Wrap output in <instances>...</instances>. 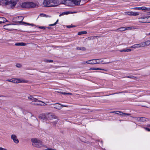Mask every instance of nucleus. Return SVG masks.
<instances>
[{
	"label": "nucleus",
	"instance_id": "nucleus-1",
	"mask_svg": "<svg viewBox=\"0 0 150 150\" xmlns=\"http://www.w3.org/2000/svg\"><path fill=\"white\" fill-rule=\"evenodd\" d=\"M39 118L40 120L44 122L46 120H52L53 118L56 119L57 117L54 115L49 113L45 115H40L39 117Z\"/></svg>",
	"mask_w": 150,
	"mask_h": 150
},
{
	"label": "nucleus",
	"instance_id": "nucleus-2",
	"mask_svg": "<svg viewBox=\"0 0 150 150\" xmlns=\"http://www.w3.org/2000/svg\"><path fill=\"white\" fill-rule=\"evenodd\" d=\"M32 145L34 147L40 148L44 146V145L42 142L39 139L34 138L31 139Z\"/></svg>",
	"mask_w": 150,
	"mask_h": 150
},
{
	"label": "nucleus",
	"instance_id": "nucleus-3",
	"mask_svg": "<svg viewBox=\"0 0 150 150\" xmlns=\"http://www.w3.org/2000/svg\"><path fill=\"white\" fill-rule=\"evenodd\" d=\"M36 5L34 3L31 2H25L22 3L21 5L22 7L25 8L34 7Z\"/></svg>",
	"mask_w": 150,
	"mask_h": 150
},
{
	"label": "nucleus",
	"instance_id": "nucleus-4",
	"mask_svg": "<svg viewBox=\"0 0 150 150\" xmlns=\"http://www.w3.org/2000/svg\"><path fill=\"white\" fill-rule=\"evenodd\" d=\"M6 81L15 83H18L20 82H26V81L23 80L16 78L8 79Z\"/></svg>",
	"mask_w": 150,
	"mask_h": 150
},
{
	"label": "nucleus",
	"instance_id": "nucleus-5",
	"mask_svg": "<svg viewBox=\"0 0 150 150\" xmlns=\"http://www.w3.org/2000/svg\"><path fill=\"white\" fill-rule=\"evenodd\" d=\"M38 96H30L28 97V99L29 100H33L34 102H39L43 103V101H42L39 100V98L37 97Z\"/></svg>",
	"mask_w": 150,
	"mask_h": 150
},
{
	"label": "nucleus",
	"instance_id": "nucleus-6",
	"mask_svg": "<svg viewBox=\"0 0 150 150\" xmlns=\"http://www.w3.org/2000/svg\"><path fill=\"white\" fill-rule=\"evenodd\" d=\"M17 2L16 1L11 0L10 1H7L5 3V4L6 5H10V6L11 7H14L16 5Z\"/></svg>",
	"mask_w": 150,
	"mask_h": 150
},
{
	"label": "nucleus",
	"instance_id": "nucleus-7",
	"mask_svg": "<svg viewBox=\"0 0 150 150\" xmlns=\"http://www.w3.org/2000/svg\"><path fill=\"white\" fill-rule=\"evenodd\" d=\"M54 108L58 110H60L62 108V107H67L68 106L62 105L59 103H56L54 104Z\"/></svg>",
	"mask_w": 150,
	"mask_h": 150
},
{
	"label": "nucleus",
	"instance_id": "nucleus-8",
	"mask_svg": "<svg viewBox=\"0 0 150 150\" xmlns=\"http://www.w3.org/2000/svg\"><path fill=\"white\" fill-rule=\"evenodd\" d=\"M43 5L45 7H52V5H51L50 0H44L43 3Z\"/></svg>",
	"mask_w": 150,
	"mask_h": 150
},
{
	"label": "nucleus",
	"instance_id": "nucleus-9",
	"mask_svg": "<svg viewBox=\"0 0 150 150\" xmlns=\"http://www.w3.org/2000/svg\"><path fill=\"white\" fill-rule=\"evenodd\" d=\"M13 24H8L4 26V28L5 29L9 30H14L13 28Z\"/></svg>",
	"mask_w": 150,
	"mask_h": 150
},
{
	"label": "nucleus",
	"instance_id": "nucleus-10",
	"mask_svg": "<svg viewBox=\"0 0 150 150\" xmlns=\"http://www.w3.org/2000/svg\"><path fill=\"white\" fill-rule=\"evenodd\" d=\"M146 16H143L138 18L139 21L140 23H147Z\"/></svg>",
	"mask_w": 150,
	"mask_h": 150
},
{
	"label": "nucleus",
	"instance_id": "nucleus-11",
	"mask_svg": "<svg viewBox=\"0 0 150 150\" xmlns=\"http://www.w3.org/2000/svg\"><path fill=\"white\" fill-rule=\"evenodd\" d=\"M51 5H52V7L56 6L59 4V1L58 0H50Z\"/></svg>",
	"mask_w": 150,
	"mask_h": 150
},
{
	"label": "nucleus",
	"instance_id": "nucleus-12",
	"mask_svg": "<svg viewBox=\"0 0 150 150\" xmlns=\"http://www.w3.org/2000/svg\"><path fill=\"white\" fill-rule=\"evenodd\" d=\"M11 138L13 140V142L18 144L19 142V140L17 138V136L15 134H12L11 136Z\"/></svg>",
	"mask_w": 150,
	"mask_h": 150
},
{
	"label": "nucleus",
	"instance_id": "nucleus-13",
	"mask_svg": "<svg viewBox=\"0 0 150 150\" xmlns=\"http://www.w3.org/2000/svg\"><path fill=\"white\" fill-rule=\"evenodd\" d=\"M96 59H92L87 61L86 62V63L90 64H96Z\"/></svg>",
	"mask_w": 150,
	"mask_h": 150
},
{
	"label": "nucleus",
	"instance_id": "nucleus-14",
	"mask_svg": "<svg viewBox=\"0 0 150 150\" xmlns=\"http://www.w3.org/2000/svg\"><path fill=\"white\" fill-rule=\"evenodd\" d=\"M81 0H72L71 6L73 5V4L76 5H79L80 3Z\"/></svg>",
	"mask_w": 150,
	"mask_h": 150
},
{
	"label": "nucleus",
	"instance_id": "nucleus-15",
	"mask_svg": "<svg viewBox=\"0 0 150 150\" xmlns=\"http://www.w3.org/2000/svg\"><path fill=\"white\" fill-rule=\"evenodd\" d=\"M72 0H64L62 1V4L71 6Z\"/></svg>",
	"mask_w": 150,
	"mask_h": 150
},
{
	"label": "nucleus",
	"instance_id": "nucleus-16",
	"mask_svg": "<svg viewBox=\"0 0 150 150\" xmlns=\"http://www.w3.org/2000/svg\"><path fill=\"white\" fill-rule=\"evenodd\" d=\"M139 122H143L145 121H147L149 120L147 118L142 117H140L139 119Z\"/></svg>",
	"mask_w": 150,
	"mask_h": 150
},
{
	"label": "nucleus",
	"instance_id": "nucleus-17",
	"mask_svg": "<svg viewBox=\"0 0 150 150\" xmlns=\"http://www.w3.org/2000/svg\"><path fill=\"white\" fill-rule=\"evenodd\" d=\"M120 113L119 115L121 116H124L125 117H127V116H129L130 115V114L124 113L121 111H119Z\"/></svg>",
	"mask_w": 150,
	"mask_h": 150
},
{
	"label": "nucleus",
	"instance_id": "nucleus-18",
	"mask_svg": "<svg viewBox=\"0 0 150 150\" xmlns=\"http://www.w3.org/2000/svg\"><path fill=\"white\" fill-rule=\"evenodd\" d=\"M7 21L6 19L4 18L0 17V24L3 23Z\"/></svg>",
	"mask_w": 150,
	"mask_h": 150
},
{
	"label": "nucleus",
	"instance_id": "nucleus-19",
	"mask_svg": "<svg viewBox=\"0 0 150 150\" xmlns=\"http://www.w3.org/2000/svg\"><path fill=\"white\" fill-rule=\"evenodd\" d=\"M16 46H24L26 45V44L24 42H17L15 44Z\"/></svg>",
	"mask_w": 150,
	"mask_h": 150
},
{
	"label": "nucleus",
	"instance_id": "nucleus-20",
	"mask_svg": "<svg viewBox=\"0 0 150 150\" xmlns=\"http://www.w3.org/2000/svg\"><path fill=\"white\" fill-rule=\"evenodd\" d=\"M126 30V28L125 27H122L118 28L116 30L117 31H123L125 30Z\"/></svg>",
	"mask_w": 150,
	"mask_h": 150
},
{
	"label": "nucleus",
	"instance_id": "nucleus-21",
	"mask_svg": "<svg viewBox=\"0 0 150 150\" xmlns=\"http://www.w3.org/2000/svg\"><path fill=\"white\" fill-rule=\"evenodd\" d=\"M96 60H97L96 62H97L96 64H100L104 62L103 60L101 59H97Z\"/></svg>",
	"mask_w": 150,
	"mask_h": 150
},
{
	"label": "nucleus",
	"instance_id": "nucleus-22",
	"mask_svg": "<svg viewBox=\"0 0 150 150\" xmlns=\"http://www.w3.org/2000/svg\"><path fill=\"white\" fill-rule=\"evenodd\" d=\"M139 15V13L136 12H133L131 11V16H136Z\"/></svg>",
	"mask_w": 150,
	"mask_h": 150
},
{
	"label": "nucleus",
	"instance_id": "nucleus-23",
	"mask_svg": "<svg viewBox=\"0 0 150 150\" xmlns=\"http://www.w3.org/2000/svg\"><path fill=\"white\" fill-rule=\"evenodd\" d=\"M77 50H80L82 51H85L86 50V48L85 47H77L76 48Z\"/></svg>",
	"mask_w": 150,
	"mask_h": 150
},
{
	"label": "nucleus",
	"instance_id": "nucleus-24",
	"mask_svg": "<svg viewBox=\"0 0 150 150\" xmlns=\"http://www.w3.org/2000/svg\"><path fill=\"white\" fill-rule=\"evenodd\" d=\"M139 44L140 47L146 46L145 42H142L140 44Z\"/></svg>",
	"mask_w": 150,
	"mask_h": 150
},
{
	"label": "nucleus",
	"instance_id": "nucleus-25",
	"mask_svg": "<svg viewBox=\"0 0 150 150\" xmlns=\"http://www.w3.org/2000/svg\"><path fill=\"white\" fill-rule=\"evenodd\" d=\"M87 33V32L84 31H81L78 33V35H80L82 34H84Z\"/></svg>",
	"mask_w": 150,
	"mask_h": 150
},
{
	"label": "nucleus",
	"instance_id": "nucleus-26",
	"mask_svg": "<svg viewBox=\"0 0 150 150\" xmlns=\"http://www.w3.org/2000/svg\"><path fill=\"white\" fill-rule=\"evenodd\" d=\"M146 46H147L150 45V40H148L145 42Z\"/></svg>",
	"mask_w": 150,
	"mask_h": 150
},
{
	"label": "nucleus",
	"instance_id": "nucleus-27",
	"mask_svg": "<svg viewBox=\"0 0 150 150\" xmlns=\"http://www.w3.org/2000/svg\"><path fill=\"white\" fill-rule=\"evenodd\" d=\"M43 104L42 105L40 104H39V103H34V104H33V103L32 104L33 105H43V106H45L47 105L44 102H43Z\"/></svg>",
	"mask_w": 150,
	"mask_h": 150
},
{
	"label": "nucleus",
	"instance_id": "nucleus-28",
	"mask_svg": "<svg viewBox=\"0 0 150 150\" xmlns=\"http://www.w3.org/2000/svg\"><path fill=\"white\" fill-rule=\"evenodd\" d=\"M69 12H64L60 14L59 15V16H60L64 15H67L69 14Z\"/></svg>",
	"mask_w": 150,
	"mask_h": 150
},
{
	"label": "nucleus",
	"instance_id": "nucleus-29",
	"mask_svg": "<svg viewBox=\"0 0 150 150\" xmlns=\"http://www.w3.org/2000/svg\"><path fill=\"white\" fill-rule=\"evenodd\" d=\"M147 23H150V16H146Z\"/></svg>",
	"mask_w": 150,
	"mask_h": 150
},
{
	"label": "nucleus",
	"instance_id": "nucleus-30",
	"mask_svg": "<svg viewBox=\"0 0 150 150\" xmlns=\"http://www.w3.org/2000/svg\"><path fill=\"white\" fill-rule=\"evenodd\" d=\"M134 28H135V27H133V26L126 28V30H132V29H134Z\"/></svg>",
	"mask_w": 150,
	"mask_h": 150
},
{
	"label": "nucleus",
	"instance_id": "nucleus-31",
	"mask_svg": "<svg viewBox=\"0 0 150 150\" xmlns=\"http://www.w3.org/2000/svg\"><path fill=\"white\" fill-rule=\"evenodd\" d=\"M124 52H128L132 51V50L130 49H124Z\"/></svg>",
	"mask_w": 150,
	"mask_h": 150
},
{
	"label": "nucleus",
	"instance_id": "nucleus-32",
	"mask_svg": "<svg viewBox=\"0 0 150 150\" xmlns=\"http://www.w3.org/2000/svg\"><path fill=\"white\" fill-rule=\"evenodd\" d=\"M126 77L127 78L133 79L136 78V77H134V76H127Z\"/></svg>",
	"mask_w": 150,
	"mask_h": 150
},
{
	"label": "nucleus",
	"instance_id": "nucleus-33",
	"mask_svg": "<svg viewBox=\"0 0 150 150\" xmlns=\"http://www.w3.org/2000/svg\"><path fill=\"white\" fill-rule=\"evenodd\" d=\"M58 21V20H57V21L54 23L52 24H50L49 25L50 26H52L55 25L57 23Z\"/></svg>",
	"mask_w": 150,
	"mask_h": 150
},
{
	"label": "nucleus",
	"instance_id": "nucleus-34",
	"mask_svg": "<svg viewBox=\"0 0 150 150\" xmlns=\"http://www.w3.org/2000/svg\"><path fill=\"white\" fill-rule=\"evenodd\" d=\"M133 117L134 118V119L135 120H136L138 122H139V117Z\"/></svg>",
	"mask_w": 150,
	"mask_h": 150
},
{
	"label": "nucleus",
	"instance_id": "nucleus-35",
	"mask_svg": "<svg viewBox=\"0 0 150 150\" xmlns=\"http://www.w3.org/2000/svg\"><path fill=\"white\" fill-rule=\"evenodd\" d=\"M18 18H19L20 19V20H21V21H20L19 22V23H21V22H22V23H24V22H22V21L23 20V18L22 17V16H18Z\"/></svg>",
	"mask_w": 150,
	"mask_h": 150
},
{
	"label": "nucleus",
	"instance_id": "nucleus-36",
	"mask_svg": "<svg viewBox=\"0 0 150 150\" xmlns=\"http://www.w3.org/2000/svg\"><path fill=\"white\" fill-rule=\"evenodd\" d=\"M131 11L125 12V14L131 16Z\"/></svg>",
	"mask_w": 150,
	"mask_h": 150
},
{
	"label": "nucleus",
	"instance_id": "nucleus-37",
	"mask_svg": "<svg viewBox=\"0 0 150 150\" xmlns=\"http://www.w3.org/2000/svg\"><path fill=\"white\" fill-rule=\"evenodd\" d=\"M135 49L136 48H140L139 44H135L134 45Z\"/></svg>",
	"mask_w": 150,
	"mask_h": 150
},
{
	"label": "nucleus",
	"instance_id": "nucleus-38",
	"mask_svg": "<svg viewBox=\"0 0 150 150\" xmlns=\"http://www.w3.org/2000/svg\"><path fill=\"white\" fill-rule=\"evenodd\" d=\"M62 94H64V95H72V94L70 93H66L64 92V93H62Z\"/></svg>",
	"mask_w": 150,
	"mask_h": 150
},
{
	"label": "nucleus",
	"instance_id": "nucleus-39",
	"mask_svg": "<svg viewBox=\"0 0 150 150\" xmlns=\"http://www.w3.org/2000/svg\"><path fill=\"white\" fill-rule=\"evenodd\" d=\"M90 69L93 70H99L100 68H92Z\"/></svg>",
	"mask_w": 150,
	"mask_h": 150
},
{
	"label": "nucleus",
	"instance_id": "nucleus-40",
	"mask_svg": "<svg viewBox=\"0 0 150 150\" xmlns=\"http://www.w3.org/2000/svg\"><path fill=\"white\" fill-rule=\"evenodd\" d=\"M57 122L58 120H55V121L52 122V123H53L54 125H55L57 123Z\"/></svg>",
	"mask_w": 150,
	"mask_h": 150
},
{
	"label": "nucleus",
	"instance_id": "nucleus-41",
	"mask_svg": "<svg viewBox=\"0 0 150 150\" xmlns=\"http://www.w3.org/2000/svg\"><path fill=\"white\" fill-rule=\"evenodd\" d=\"M16 66L18 68H20L21 67V65L20 64H16Z\"/></svg>",
	"mask_w": 150,
	"mask_h": 150
},
{
	"label": "nucleus",
	"instance_id": "nucleus-42",
	"mask_svg": "<svg viewBox=\"0 0 150 150\" xmlns=\"http://www.w3.org/2000/svg\"><path fill=\"white\" fill-rule=\"evenodd\" d=\"M38 28L40 29H45L46 27L44 26H38Z\"/></svg>",
	"mask_w": 150,
	"mask_h": 150
},
{
	"label": "nucleus",
	"instance_id": "nucleus-43",
	"mask_svg": "<svg viewBox=\"0 0 150 150\" xmlns=\"http://www.w3.org/2000/svg\"><path fill=\"white\" fill-rule=\"evenodd\" d=\"M133 9H138V10H143L142 9V8H141V7H135L134 8H133Z\"/></svg>",
	"mask_w": 150,
	"mask_h": 150
},
{
	"label": "nucleus",
	"instance_id": "nucleus-44",
	"mask_svg": "<svg viewBox=\"0 0 150 150\" xmlns=\"http://www.w3.org/2000/svg\"><path fill=\"white\" fill-rule=\"evenodd\" d=\"M24 23L27 24V25H31V26H33L34 25L33 24H30V23H25V22H24Z\"/></svg>",
	"mask_w": 150,
	"mask_h": 150
},
{
	"label": "nucleus",
	"instance_id": "nucleus-45",
	"mask_svg": "<svg viewBox=\"0 0 150 150\" xmlns=\"http://www.w3.org/2000/svg\"><path fill=\"white\" fill-rule=\"evenodd\" d=\"M45 150H57L56 149H53L52 148H47Z\"/></svg>",
	"mask_w": 150,
	"mask_h": 150
},
{
	"label": "nucleus",
	"instance_id": "nucleus-46",
	"mask_svg": "<svg viewBox=\"0 0 150 150\" xmlns=\"http://www.w3.org/2000/svg\"><path fill=\"white\" fill-rule=\"evenodd\" d=\"M143 128L144 129L148 131H149V132L150 131V129L148 128L144 127Z\"/></svg>",
	"mask_w": 150,
	"mask_h": 150
},
{
	"label": "nucleus",
	"instance_id": "nucleus-47",
	"mask_svg": "<svg viewBox=\"0 0 150 150\" xmlns=\"http://www.w3.org/2000/svg\"><path fill=\"white\" fill-rule=\"evenodd\" d=\"M0 150H8L6 148H3L2 147H0Z\"/></svg>",
	"mask_w": 150,
	"mask_h": 150
},
{
	"label": "nucleus",
	"instance_id": "nucleus-48",
	"mask_svg": "<svg viewBox=\"0 0 150 150\" xmlns=\"http://www.w3.org/2000/svg\"><path fill=\"white\" fill-rule=\"evenodd\" d=\"M56 92L57 93H61L62 94V93H64V92H61L60 90H58V91H56Z\"/></svg>",
	"mask_w": 150,
	"mask_h": 150
},
{
	"label": "nucleus",
	"instance_id": "nucleus-49",
	"mask_svg": "<svg viewBox=\"0 0 150 150\" xmlns=\"http://www.w3.org/2000/svg\"><path fill=\"white\" fill-rule=\"evenodd\" d=\"M130 48H133L134 49H135V46L134 45L131 46L130 47Z\"/></svg>",
	"mask_w": 150,
	"mask_h": 150
},
{
	"label": "nucleus",
	"instance_id": "nucleus-50",
	"mask_svg": "<svg viewBox=\"0 0 150 150\" xmlns=\"http://www.w3.org/2000/svg\"><path fill=\"white\" fill-rule=\"evenodd\" d=\"M47 62H53V60H47Z\"/></svg>",
	"mask_w": 150,
	"mask_h": 150
},
{
	"label": "nucleus",
	"instance_id": "nucleus-51",
	"mask_svg": "<svg viewBox=\"0 0 150 150\" xmlns=\"http://www.w3.org/2000/svg\"><path fill=\"white\" fill-rule=\"evenodd\" d=\"M67 28H71V27H72V26L71 25H67Z\"/></svg>",
	"mask_w": 150,
	"mask_h": 150
},
{
	"label": "nucleus",
	"instance_id": "nucleus-52",
	"mask_svg": "<svg viewBox=\"0 0 150 150\" xmlns=\"http://www.w3.org/2000/svg\"><path fill=\"white\" fill-rule=\"evenodd\" d=\"M119 111H113V112H111L116 114L117 112H119Z\"/></svg>",
	"mask_w": 150,
	"mask_h": 150
},
{
	"label": "nucleus",
	"instance_id": "nucleus-53",
	"mask_svg": "<svg viewBox=\"0 0 150 150\" xmlns=\"http://www.w3.org/2000/svg\"><path fill=\"white\" fill-rule=\"evenodd\" d=\"M99 70H104L105 71H107L106 69H100H100Z\"/></svg>",
	"mask_w": 150,
	"mask_h": 150
},
{
	"label": "nucleus",
	"instance_id": "nucleus-54",
	"mask_svg": "<svg viewBox=\"0 0 150 150\" xmlns=\"http://www.w3.org/2000/svg\"><path fill=\"white\" fill-rule=\"evenodd\" d=\"M119 51L120 52H124V49L123 50H119Z\"/></svg>",
	"mask_w": 150,
	"mask_h": 150
},
{
	"label": "nucleus",
	"instance_id": "nucleus-55",
	"mask_svg": "<svg viewBox=\"0 0 150 150\" xmlns=\"http://www.w3.org/2000/svg\"><path fill=\"white\" fill-rule=\"evenodd\" d=\"M110 63V62H104L103 63V64H109V63Z\"/></svg>",
	"mask_w": 150,
	"mask_h": 150
},
{
	"label": "nucleus",
	"instance_id": "nucleus-56",
	"mask_svg": "<svg viewBox=\"0 0 150 150\" xmlns=\"http://www.w3.org/2000/svg\"><path fill=\"white\" fill-rule=\"evenodd\" d=\"M146 126L147 127H150V124H148L146 125Z\"/></svg>",
	"mask_w": 150,
	"mask_h": 150
},
{
	"label": "nucleus",
	"instance_id": "nucleus-57",
	"mask_svg": "<svg viewBox=\"0 0 150 150\" xmlns=\"http://www.w3.org/2000/svg\"><path fill=\"white\" fill-rule=\"evenodd\" d=\"M86 62H83V63H82V64H86Z\"/></svg>",
	"mask_w": 150,
	"mask_h": 150
},
{
	"label": "nucleus",
	"instance_id": "nucleus-58",
	"mask_svg": "<svg viewBox=\"0 0 150 150\" xmlns=\"http://www.w3.org/2000/svg\"><path fill=\"white\" fill-rule=\"evenodd\" d=\"M148 35H150V32L147 34Z\"/></svg>",
	"mask_w": 150,
	"mask_h": 150
},
{
	"label": "nucleus",
	"instance_id": "nucleus-59",
	"mask_svg": "<svg viewBox=\"0 0 150 150\" xmlns=\"http://www.w3.org/2000/svg\"><path fill=\"white\" fill-rule=\"evenodd\" d=\"M116 114L119 115L120 113L119 112H117Z\"/></svg>",
	"mask_w": 150,
	"mask_h": 150
},
{
	"label": "nucleus",
	"instance_id": "nucleus-60",
	"mask_svg": "<svg viewBox=\"0 0 150 150\" xmlns=\"http://www.w3.org/2000/svg\"><path fill=\"white\" fill-rule=\"evenodd\" d=\"M47 28H49H49H50V27H47Z\"/></svg>",
	"mask_w": 150,
	"mask_h": 150
}]
</instances>
